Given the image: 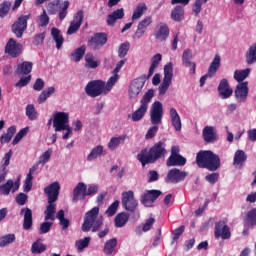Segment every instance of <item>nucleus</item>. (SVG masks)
<instances>
[{
  "label": "nucleus",
  "instance_id": "4be33fe9",
  "mask_svg": "<svg viewBox=\"0 0 256 256\" xmlns=\"http://www.w3.org/2000/svg\"><path fill=\"white\" fill-rule=\"evenodd\" d=\"M162 192L161 190H148L141 198V204L145 205L146 207H151L154 202L161 197Z\"/></svg>",
  "mask_w": 256,
  "mask_h": 256
},
{
  "label": "nucleus",
  "instance_id": "412c9836",
  "mask_svg": "<svg viewBox=\"0 0 256 256\" xmlns=\"http://www.w3.org/2000/svg\"><path fill=\"white\" fill-rule=\"evenodd\" d=\"M83 17L84 12L83 10H79L73 18V21L70 23V26L67 30V35H73L77 33L78 29H81V25H83Z\"/></svg>",
  "mask_w": 256,
  "mask_h": 256
},
{
  "label": "nucleus",
  "instance_id": "6ab92c4d",
  "mask_svg": "<svg viewBox=\"0 0 256 256\" xmlns=\"http://www.w3.org/2000/svg\"><path fill=\"white\" fill-rule=\"evenodd\" d=\"M171 31L166 23H159L154 31V37L156 41L163 43L169 38Z\"/></svg>",
  "mask_w": 256,
  "mask_h": 256
},
{
  "label": "nucleus",
  "instance_id": "8fccbe9b",
  "mask_svg": "<svg viewBox=\"0 0 256 256\" xmlns=\"http://www.w3.org/2000/svg\"><path fill=\"white\" fill-rule=\"evenodd\" d=\"M85 62V67L87 69H97V67H99V61H95V56L91 53L86 54Z\"/></svg>",
  "mask_w": 256,
  "mask_h": 256
},
{
  "label": "nucleus",
  "instance_id": "bb28decb",
  "mask_svg": "<svg viewBox=\"0 0 256 256\" xmlns=\"http://www.w3.org/2000/svg\"><path fill=\"white\" fill-rule=\"evenodd\" d=\"M20 215H24L23 229L29 231L33 227V211L30 208H22Z\"/></svg>",
  "mask_w": 256,
  "mask_h": 256
},
{
  "label": "nucleus",
  "instance_id": "4468645a",
  "mask_svg": "<svg viewBox=\"0 0 256 256\" xmlns=\"http://www.w3.org/2000/svg\"><path fill=\"white\" fill-rule=\"evenodd\" d=\"M219 67H221V56L219 54H216L208 68L207 74L203 75L200 78V87H203L205 85V81H207L209 77H215V75H217Z\"/></svg>",
  "mask_w": 256,
  "mask_h": 256
},
{
  "label": "nucleus",
  "instance_id": "f3484780",
  "mask_svg": "<svg viewBox=\"0 0 256 256\" xmlns=\"http://www.w3.org/2000/svg\"><path fill=\"white\" fill-rule=\"evenodd\" d=\"M235 99L237 103H245L249 96V82L245 81L239 83L234 91Z\"/></svg>",
  "mask_w": 256,
  "mask_h": 256
},
{
  "label": "nucleus",
  "instance_id": "f257e3e1",
  "mask_svg": "<svg viewBox=\"0 0 256 256\" xmlns=\"http://www.w3.org/2000/svg\"><path fill=\"white\" fill-rule=\"evenodd\" d=\"M167 156V149L165 143L159 141L150 148H144L137 154V159L141 163L142 167L145 165H151L159 161V159H165Z\"/></svg>",
  "mask_w": 256,
  "mask_h": 256
},
{
  "label": "nucleus",
  "instance_id": "1a4fd4ad",
  "mask_svg": "<svg viewBox=\"0 0 256 256\" xmlns=\"http://www.w3.org/2000/svg\"><path fill=\"white\" fill-rule=\"evenodd\" d=\"M173 81V63L169 62L164 66V78L159 86V95H165Z\"/></svg>",
  "mask_w": 256,
  "mask_h": 256
},
{
  "label": "nucleus",
  "instance_id": "c756f323",
  "mask_svg": "<svg viewBox=\"0 0 256 256\" xmlns=\"http://www.w3.org/2000/svg\"><path fill=\"white\" fill-rule=\"evenodd\" d=\"M55 201H48V205L44 211L45 221H55V213H57V204Z\"/></svg>",
  "mask_w": 256,
  "mask_h": 256
},
{
  "label": "nucleus",
  "instance_id": "ea45409f",
  "mask_svg": "<svg viewBox=\"0 0 256 256\" xmlns=\"http://www.w3.org/2000/svg\"><path fill=\"white\" fill-rule=\"evenodd\" d=\"M251 74V68H246L243 70H235L234 72V79L238 83H243L247 77Z\"/></svg>",
  "mask_w": 256,
  "mask_h": 256
},
{
  "label": "nucleus",
  "instance_id": "c85d7f7f",
  "mask_svg": "<svg viewBox=\"0 0 256 256\" xmlns=\"http://www.w3.org/2000/svg\"><path fill=\"white\" fill-rule=\"evenodd\" d=\"M202 136L205 143H215L217 141V134H215V128L213 126L204 127Z\"/></svg>",
  "mask_w": 256,
  "mask_h": 256
},
{
  "label": "nucleus",
  "instance_id": "e2e57ef3",
  "mask_svg": "<svg viewBox=\"0 0 256 256\" xmlns=\"http://www.w3.org/2000/svg\"><path fill=\"white\" fill-rule=\"evenodd\" d=\"M203 2L201 0H195L193 5H192V11L195 15V17H199V13H201L202 7H203Z\"/></svg>",
  "mask_w": 256,
  "mask_h": 256
},
{
  "label": "nucleus",
  "instance_id": "0eeeda50",
  "mask_svg": "<svg viewBox=\"0 0 256 256\" xmlns=\"http://www.w3.org/2000/svg\"><path fill=\"white\" fill-rule=\"evenodd\" d=\"M31 19V14L21 15L17 18V20L12 24L11 31L15 34L17 39H21L25 31H27V21Z\"/></svg>",
  "mask_w": 256,
  "mask_h": 256
},
{
  "label": "nucleus",
  "instance_id": "39448f33",
  "mask_svg": "<svg viewBox=\"0 0 256 256\" xmlns=\"http://www.w3.org/2000/svg\"><path fill=\"white\" fill-rule=\"evenodd\" d=\"M69 1L65 0L63 5H61V0H53L49 2L46 6V9L49 13V15H57L59 13V19L60 21H63L65 17H67V9H69Z\"/></svg>",
  "mask_w": 256,
  "mask_h": 256
},
{
  "label": "nucleus",
  "instance_id": "f03ea898",
  "mask_svg": "<svg viewBox=\"0 0 256 256\" xmlns=\"http://www.w3.org/2000/svg\"><path fill=\"white\" fill-rule=\"evenodd\" d=\"M196 165L199 169L215 172L221 168V158L211 150H200L196 154Z\"/></svg>",
  "mask_w": 256,
  "mask_h": 256
},
{
  "label": "nucleus",
  "instance_id": "5701e85b",
  "mask_svg": "<svg viewBox=\"0 0 256 256\" xmlns=\"http://www.w3.org/2000/svg\"><path fill=\"white\" fill-rule=\"evenodd\" d=\"M193 54L191 52V49H187L182 54V65L183 67H186L187 69H190V75H195V72L197 70V64L193 61Z\"/></svg>",
  "mask_w": 256,
  "mask_h": 256
},
{
  "label": "nucleus",
  "instance_id": "393cba45",
  "mask_svg": "<svg viewBox=\"0 0 256 256\" xmlns=\"http://www.w3.org/2000/svg\"><path fill=\"white\" fill-rule=\"evenodd\" d=\"M87 198V184L79 182L73 189L72 201H85Z\"/></svg>",
  "mask_w": 256,
  "mask_h": 256
},
{
  "label": "nucleus",
  "instance_id": "cd10ccee",
  "mask_svg": "<svg viewBox=\"0 0 256 256\" xmlns=\"http://www.w3.org/2000/svg\"><path fill=\"white\" fill-rule=\"evenodd\" d=\"M123 17H125V10L123 8L117 9L107 16L106 23L109 27H113Z\"/></svg>",
  "mask_w": 256,
  "mask_h": 256
},
{
  "label": "nucleus",
  "instance_id": "6e6d98bb",
  "mask_svg": "<svg viewBox=\"0 0 256 256\" xmlns=\"http://www.w3.org/2000/svg\"><path fill=\"white\" fill-rule=\"evenodd\" d=\"M9 11H11V2L4 1L2 4H0V19L6 17V15L9 14Z\"/></svg>",
  "mask_w": 256,
  "mask_h": 256
},
{
  "label": "nucleus",
  "instance_id": "f8f14e48",
  "mask_svg": "<svg viewBox=\"0 0 256 256\" xmlns=\"http://www.w3.org/2000/svg\"><path fill=\"white\" fill-rule=\"evenodd\" d=\"M214 237L215 239H219V237H221L224 241L231 239V228L227 225L226 221L220 220L215 223Z\"/></svg>",
  "mask_w": 256,
  "mask_h": 256
},
{
  "label": "nucleus",
  "instance_id": "4d7b16f0",
  "mask_svg": "<svg viewBox=\"0 0 256 256\" xmlns=\"http://www.w3.org/2000/svg\"><path fill=\"white\" fill-rule=\"evenodd\" d=\"M119 205H120L119 200H115V201L108 207V209L105 211V215H107V217H113V215H115V213H117V210L119 209Z\"/></svg>",
  "mask_w": 256,
  "mask_h": 256
},
{
  "label": "nucleus",
  "instance_id": "f704fd0d",
  "mask_svg": "<svg viewBox=\"0 0 256 256\" xmlns=\"http://www.w3.org/2000/svg\"><path fill=\"white\" fill-rule=\"evenodd\" d=\"M171 19L176 23H181L185 19V9L183 6H176L171 12Z\"/></svg>",
  "mask_w": 256,
  "mask_h": 256
},
{
  "label": "nucleus",
  "instance_id": "864d4df0",
  "mask_svg": "<svg viewBox=\"0 0 256 256\" xmlns=\"http://www.w3.org/2000/svg\"><path fill=\"white\" fill-rule=\"evenodd\" d=\"M129 49H131V44L129 42L122 43L118 49V57L120 59H124V57H127Z\"/></svg>",
  "mask_w": 256,
  "mask_h": 256
},
{
  "label": "nucleus",
  "instance_id": "3c124183",
  "mask_svg": "<svg viewBox=\"0 0 256 256\" xmlns=\"http://www.w3.org/2000/svg\"><path fill=\"white\" fill-rule=\"evenodd\" d=\"M17 237L15 234H6L2 237H0V247H7L8 245H11V243H15Z\"/></svg>",
  "mask_w": 256,
  "mask_h": 256
},
{
  "label": "nucleus",
  "instance_id": "2f4dec72",
  "mask_svg": "<svg viewBox=\"0 0 256 256\" xmlns=\"http://www.w3.org/2000/svg\"><path fill=\"white\" fill-rule=\"evenodd\" d=\"M33 71V62L24 61L17 65L16 75H29Z\"/></svg>",
  "mask_w": 256,
  "mask_h": 256
},
{
  "label": "nucleus",
  "instance_id": "5fc2aeb1",
  "mask_svg": "<svg viewBox=\"0 0 256 256\" xmlns=\"http://www.w3.org/2000/svg\"><path fill=\"white\" fill-rule=\"evenodd\" d=\"M26 116L30 121H36L37 119V112L35 111V105L28 104L26 106Z\"/></svg>",
  "mask_w": 256,
  "mask_h": 256
},
{
  "label": "nucleus",
  "instance_id": "69168bd1",
  "mask_svg": "<svg viewBox=\"0 0 256 256\" xmlns=\"http://www.w3.org/2000/svg\"><path fill=\"white\" fill-rule=\"evenodd\" d=\"M205 181H207V183H210V185H215V183L219 181V173L212 172L211 174L206 175Z\"/></svg>",
  "mask_w": 256,
  "mask_h": 256
},
{
  "label": "nucleus",
  "instance_id": "49530a36",
  "mask_svg": "<svg viewBox=\"0 0 256 256\" xmlns=\"http://www.w3.org/2000/svg\"><path fill=\"white\" fill-rule=\"evenodd\" d=\"M51 95H55V87H48L46 90H43L38 96V103L41 105L45 103Z\"/></svg>",
  "mask_w": 256,
  "mask_h": 256
},
{
  "label": "nucleus",
  "instance_id": "72a5a7b5",
  "mask_svg": "<svg viewBox=\"0 0 256 256\" xmlns=\"http://www.w3.org/2000/svg\"><path fill=\"white\" fill-rule=\"evenodd\" d=\"M170 118L175 131H181V116H179L177 109L170 108Z\"/></svg>",
  "mask_w": 256,
  "mask_h": 256
},
{
  "label": "nucleus",
  "instance_id": "6e6552de",
  "mask_svg": "<svg viewBox=\"0 0 256 256\" xmlns=\"http://www.w3.org/2000/svg\"><path fill=\"white\" fill-rule=\"evenodd\" d=\"M147 81V75L143 74L140 77L134 79L128 89L129 99H137L143 87H145V82Z\"/></svg>",
  "mask_w": 256,
  "mask_h": 256
},
{
  "label": "nucleus",
  "instance_id": "bf43d9fd",
  "mask_svg": "<svg viewBox=\"0 0 256 256\" xmlns=\"http://www.w3.org/2000/svg\"><path fill=\"white\" fill-rule=\"evenodd\" d=\"M89 243H91V237H85L84 239L76 241L75 245L78 251H83V249H87V247H89Z\"/></svg>",
  "mask_w": 256,
  "mask_h": 256
},
{
  "label": "nucleus",
  "instance_id": "423d86ee",
  "mask_svg": "<svg viewBox=\"0 0 256 256\" xmlns=\"http://www.w3.org/2000/svg\"><path fill=\"white\" fill-rule=\"evenodd\" d=\"M85 93L88 97H100V95H107V90L105 88V81L103 80H92L87 83L85 87Z\"/></svg>",
  "mask_w": 256,
  "mask_h": 256
},
{
  "label": "nucleus",
  "instance_id": "13d9d810",
  "mask_svg": "<svg viewBox=\"0 0 256 256\" xmlns=\"http://www.w3.org/2000/svg\"><path fill=\"white\" fill-rule=\"evenodd\" d=\"M117 81H119V74L114 73V75L108 79L107 83H105V89L107 93L113 89V86L115 83H117Z\"/></svg>",
  "mask_w": 256,
  "mask_h": 256
},
{
  "label": "nucleus",
  "instance_id": "9d476101",
  "mask_svg": "<svg viewBox=\"0 0 256 256\" xmlns=\"http://www.w3.org/2000/svg\"><path fill=\"white\" fill-rule=\"evenodd\" d=\"M4 53L12 57V59H17V57L23 54V44L17 42L15 38H10L6 43Z\"/></svg>",
  "mask_w": 256,
  "mask_h": 256
},
{
  "label": "nucleus",
  "instance_id": "58836bf2",
  "mask_svg": "<svg viewBox=\"0 0 256 256\" xmlns=\"http://www.w3.org/2000/svg\"><path fill=\"white\" fill-rule=\"evenodd\" d=\"M247 65H253L256 63V43L252 44L245 55Z\"/></svg>",
  "mask_w": 256,
  "mask_h": 256
},
{
  "label": "nucleus",
  "instance_id": "052dcab7",
  "mask_svg": "<svg viewBox=\"0 0 256 256\" xmlns=\"http://www.w3.org/2000/svg\"><path fill=\"white\" fill-rule=\"evenodd\" d=\"M122 139L123 138L121 136L111 138L108 143V149H110L111 151H115V149H117V147L121 145Z\"/></svg>",
  "mask_w": 256,
  "mask_h": 256
},
{
  "label": "nucleus",
  "instance_id": "2eb2a0df",
  "mask_svg": "<svg viewBox=\"0 0 256 256\" xmlns=\"http://www.w3.org/2000/svg\"><path fill=\"white\" fill-rule=\"evenodd\" d=\"M150 121L153 125H161L163 121V104L155 101L150 110Z\"/></svg>",
  "mask_w": 256,
  "mask_h": 256
},
{
  "label": "nucleus",
  "instance_id": "9b49d317",
  "mask_svg": "<svg viewBox=\"0 0 256 256\" xmlns=\"http://www.w3.org/2000/svg\"><path fill=\"white\" fill-rule=\"evenodd\" d=\"M107 41V33L98 32L88 40V47H90V49L93 51H99V49H103V46L107 45Z\"/></svg>",
  "mask_w": 256,
  "mask_h": 256
},
{
  "label": "nucleus",
  "instance_id": "a211bd4d",
  "mask_svg": "<svg viewBox=\"0 0 256 256\" xmlns=\"http://www.w3.org/2000/svg\"><path fill=\"white\" fill-rule=\"evenodd\" d=\"M21 187V178H18L15 182L11 179L7 180L6 183L0 185V195H10V193H16Z\"/></svg>",
  "mask_w": 256,
  "mask_h": 256
},
{
  "label": "nucleus",
  "instance_id": "4c0bfd02",
  "mask_svg": "<svg viewBox=\"0 0 256 256\" xmlns=\"http://www.w3.org/2000/svg\"><path fill=\"white\" fill-rule=\"evenodd\" d=\"M56 219L59 220L62 231H66V229H69L71 222L69 221V219L65 218V210H59L56 214Z\"/></svg>",
  "mask_w": 256,
  "mask_h": 256
},
{
  "label": "nucleus",
  "instance_id": "b1692460",
  "mask_svg": "<svg viewBox=\"0 0 256 256\" xmlns=\"http://www.w3.org/2000/svg\"><path fill=\"white\" fill-rule=\"evenodd\" d=\"M218 93L220 99H229V97L233 95V89H231V86L229 85V80L226 78L220 80L218 85Z\"/></svg>",
  "mask_w": 256,
  "mask_h": 256
},
{
  "label": "nucleus",
  "instance_id": "a18cd8bd",
  "mask_svg": "<svg viewBox=\"0 0 256 256\" xmlns=\"http://www.w3.org/2000/svg\"><path fill=\"white\" fill-rule=\"evenodd\" d=\"M44 251H47V246L41 243V239H37L35 242H33L31 252L34 255H40L41 253H44Z\"/></svg>",
  "mask_w": 256,
  "mask_h": 256
},
{
  "label": "nucleus",
  "instance_id": "c03bdc74",
  "mask_svg": "<svg viewBox=\"0 0 256 256\" xmlns=\"http://www.w3.org/2000/svg\"><path fill=\"white\" fill-rule=\"evenodd\" d=\"M104 151L105 150L101 145L94 147L87 156V161H95V159H99V157L103 155Z\"/></svg>",
  "mask_w": 256,
  "mask_h": 256
},
{
  "label": "nucleus",
  "instance_id": "7ed1b4c3",
  "mask_svg": "<svg viewBox=\"0 0 256 256\" xmlns=\"http://www.w3.org/2000/svg\"><path fill=\"white\" fill-rule=\"evenodd\" d=\"M103 227V216H99V207H94L85 213L84 221L82 223L83 233H97Z\"/></svg>",
  "mask_w": 256,
  "mask_h": 256
},
{
  "label": "nucleus",
  "instance_id": "338daca9",
  "mask_svg": "<svg viewBox=\"0 0 256 256\" xmlns=\"http://www.w3.org/2000/svg\"><path fill=\"white\" fill-rule=\"evenodd\" d=\"M38 21L40 27H47L49 25V16L45 10H43V14L39 16Z\"/></svg>",
  "mask_w": 256,
  "mask_h": 256
},
{
  "label": "nucleus",
  "instance_id": "473e14b6",
  "mask_svg": "<svg viewBox=\"0 0 256 256\" xmlns=\"http://www.w3.org/2000/svg\"><path fill=\"white\" fill-rule=\"evenodd\" d=\"M247 162V154L243 150H237L234 154V167H243Z\"/></svg>",
  "mask_w": 256,
  "mask_h": 256
},
{
  "label": "nucleus",
  "instance_id": "20e7f679",
  "mask_svg": "<svg viewBox=\"0 0 256 256\" xmlns=\"http://www.w3.org/2000/svg\"><path fill=\"white\" fill-rule=\"evenodd\" d=\"M53 127L56 133L66 131L62 136L64 141L69 139L70 135H73V128L69 126V114L66 112H56L53 115Z\"/></svg>",
  "mask_w": 256,
  "mask_h": 256
},
{
  "label": "nucleus",
  "instance_id": "e433bc0d",
  "mask_svg": "<svg viewBox=\"0 0 256 256\" xmlns=\"http://www.w3.org/2000/svg\"><path fill=\"white\" fill-rule=\"evenodd\" d=\"M51 36L56 43V48L61 49V47H63V42L65 41V38H63V35H61V30L53 27L51 29Z\"/></svg>",
  "mask_w": 256,
  "mask_h": 256
},
{
  "label": "nucleus",
  "instance_id": "aec40b11",
  "mask_svg": "<svg viewBox=\"0 0 256 256\" xmlns=\"http://www.w3.org/2000/svg\"><path fill=\"white\" fill-rule=\"evenodd\" d=\"M61 191V185L59 182H53L44 188V193L48 197V201L57 202L59 200V192Z\"/></svg>",
  "mask_w": 256,
  "mask_h": 256
},
{
  "label": "nucleus",
  "instance_id": "79ce46f5",
  "mask_svg": "<svg viewBox=\"0 0 256 256\" xmlns=\"http://www.w3.org/2000/svg\"><path fill=\"white\" fill-rule=\"evenodd\" d=\"M155 97V90L149 89L140 100V104L142 107L149 109V104L151 103L152 99Z\"/></svg>",
  "mask_w": 256,
  "mask_h": 256
},
{
  "label": "nucleus",
  "instance_id": "c9c22d12",
  "mask_svg": "<svg viewBox=\"0 0 256 256\" xmlns=\"http://www.w3.org/2000/svg\"><path fill=\"white\" fill-rule=\"evenodd\" d=\"M129 221V213L127 212H121L116 215L114 219L115 227L117 229H121V227H125Z\"/></svg>",
  "mask_w": 256,
  "mask_h": 256
},
{
  "label": "nucleus",
  "instance_id": "ddd939ff",
  "mask_svg": "<svg viewBox=\"0 0 256 256\" xmlns=\"http://www.w3.org/2000/svg\"><path fill=\"white\" fill-rule=\"evenodd\" d=\"M138 205L139 202L135 200V194L133 191L129 190L122 193V207H124L126 211L133 213L135 209H137Z\"/></svg>",
  "mask_w": 256,
  "mask_h": 256
},
{
  "label": "nucleus",
  "instance_id": "dca6fc26",
  "mask_svg": "<svg viewBox=\"0 0 256 256\" xmlns=\"http://www.w3.org/2000/svg\"><path fill=\"white\" fill-rule=\"evenodd\" d=\"M188 173L186 171H181L178 168L171 169L165 178V183H172L177 185V183H181V181H185Z\"/></svg>",
  "mask_w": 256,
  "mask_h": 256
},
{
  "label": "nucleus",
  "instance_id": "a19ab883",
  "mask_svg": "<svg viewBox=\"0 0 256 256\" xmlns=\"http://www.w3.org/2000/svg\"><path fill=\"white\" fill-rule=\"evenodd\" d=\"M85 51H87V47L85 45L80 46L74 52L71 53L70 55L71 60L74 61L75 63H79V61L83 59V56L85 55Z\"/></svg>",
  "mask_w": 256,
  "mask_h": 256
},
{
  "label": "nucleus",
  "instance_id": "680f3d73",
  "mask_svg": "<svg viewBox=\"0 0 256 256\" xmlns=\"http://www.w3.org/2000/svg\"><path fill=\"white\" fill-rule=\"evenodd\" d=\"M27 133H29V129L28 128H22L14 137L13 141H12V145H17L19 143V141H21V139H23V137H25V135H27Z\"/></svg>",
  "mask_w": 256,
  "mask_h": 256
},
{
  "label": "nucleus",
  "instance_id": "7c9ffc66",
  "mask_svg": "<svg viewBox=\"0 0 256 256\" xmlns=\"http://www.w3.org/2000/svg\"><path fill=\"white\" fill-rule=\"evenodd\" d=\"M151 23H153V19L151 18V16H147L142 21L139 22L137 31H136V37L138 39H141V37L145 35V29H147V27H149Z\"/></svg>",
  "mask_w": 256,
  "mask_h": 256
},
{
  "label": "nucleus",
  "instance_id": "09e8293b",
  "mask_svg": "<svg viewBox=\"0 0 256 256\" xmlns=\"http://www.w3.org/2000/svg\"><path fill=\"white\" fill-rule=\"evenodd\" d=\"M244 223L249 227H255L256 225V208H252L246 214V218L244 219Z\"/></svg>",
  "mask_w": 256,
  "mask_h": 256
},
{
  "label": "nucleus",
  "instance_id": "603ef678",
  "mask_svg": "<svg viewBox=\"0 0 256 256\" xmlns=\"http://www.w3.org/2000/svg\"><path fill=\"white\" fill-rule=\"evenodd\" d=\"M147 109L148 108H146L145 106L140 105V107L132 114V121H141L142 118L145 117Z\"/></svg>",
  "mask_w": 256,
  "mask_h": 256
},
{
  "label": "nucleus",
  "instance_id": "37998d69",
  "mask_svg": "<svg viewBox=\"0 0 256 256\" xmlns=\"http://www.w3.org/2000/svg\"><path fill=\"white\" fill-rule=\"evenodd\" d=\"M145 11H147V4H138L132 14V21H138L140 17H143V15H145Z\"/></svg>",
  "mask_w": 256,
  "mask_h": 256
},
{
  "label": "nucleus",
  "instance_id": "de8ad7c7",
  "mask_svg": "<svg viewBox=\"0 0 256 256\" xmlns=\"http://www.w3.org/2000/svg\"><path fill=\"white\" fill-rule=\"evenodd\" d=\"M117 238H112L108 241H106L104 245V253L105 255H113V252L115 251L117 247Z\"/></svg>",
  "mask_w": 256,
  "mask_h": 256
},
{
  "label": "nucleus",
  "instance_id": "a878e982",
  "mask_svg": "<svg viewBox=\"0 0 256 256\" xmlns=\"http://www.w3.org/2000/svg\"><path fill=\"white\" fill-rule=\"evenodd\" d=\"M166 165L167 167H184L187 165V159L181 154L173 153L169 156Z\"/></svg>",
  "mask_w": 256,
  "mask_h": 256
},
{
  "label": "nucleus",
  "instance_id": "774afa93",
  "mask_svg": "<svg viewBox=\"0 0 256 256\" xmlns=\"http://www.w3.org/2000/svg\"><path fill=\"white\" fill-rule=\"evenodd\" d=\"M27 199H29V196L23 192H20L16 198H15V201L18 205H25V203H27Z\"/></svg>",
  "mask_w": 256,
  "mask_h": 256
},
{
  "label": "nucleus",
  "instance_id": "0e129e2a",
  "mask_svg": "<svg viewBox=\"0 0 256 256\" xmlns=\"http://www.w3.org/2000/svg\"><path fill=\"white\" fill-rule=\"evenodd\" d=\"M51 227H53V222L45 220V222L40 225V235H45V233H49L51 231Z\"/></svg>",
  "mask_w": 256,
  "mask_h": 256
}]
</instances>
